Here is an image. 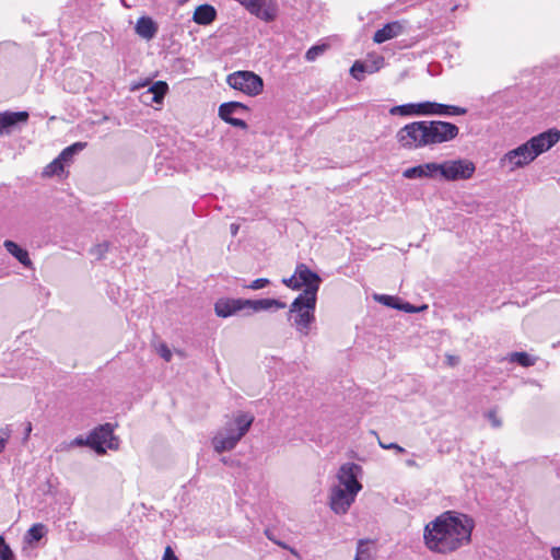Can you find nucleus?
Masks as SVG:
<instances>
[{
    "label": "nucleus",
    "mask_w": 560,
    "mask_h": 560,
    "mask_svg": "<svg viewBox=\"0 0 560 560\" xmlns=\"http://www.w3.org/2000/svg\"><path fill=\"white\" fill-rule=\"evenodd\" d=\"M109 250V244L107 242L97 244L90 249L92 256L100 260L105 257V254Z\"/></svg>",
    "instance_id": "30"
},
{
    "label": "nucleus",
    "mask_w": 560,
    "mask_h": 560,
    "mask_svg": "<svg viewBox=\"0 0 560 560\" xmlns=\"http://www.w3.org/2000/svg\"><path fill=\"white\" fill-rule=\"evenodd\" d=\"M249 108L241 102H226L219 106V117L233 127L246 129L247 124L244 119L233 117V115H243Z\"/></svg>",
    "instance_id": "10"
},
{
    "label": "nucleus",
    "mask_w": 560,
    "mask_h": 560,
    "mask_svg": "<svg viewBox=\"0 0 560 560\" xmlns=\"http://www.w3.org/2000/svg\"><path fill=\"white\" fill-rule=\"evenodd\" d=\"M326 49V46L325 45H316V46H312L305 54V58L307 61H314L319 55H322L324 52V50Z\"/></svg>",
    "instance_id": "34"
},
{
    "label": "nucleus",
    "mask_w": 560,
    "mask_h": 560,
    "mask_svg": "<svg viewBox=\"0 0 560 560\" xmlns=\"http://www.w3.org/2000/svg\"><path fill=\"white\" fill-rule=\"evenodd\" d=\"M557 475L560 477V466L557 468Z\"/></svg>",
    "instance_id": "53"
},
{
    "label": "nucleus",
    "mask_w": 560,
    "mask_h": 560,
    "mask_svg": "<svg viewBox=\"0 0 560 560\" xmlns=\"http://www.w3.org/2000/svg\"><path fill=\"white\" fill-rule=\"evenodd\" d=\"M12 434V428L10 424H5L3 427L0 428V439L3 440V442H8V440L10 439Z\"/></svg>",
    "instance_id": "39"
},
{
    "label": "nucleus",
    "mask_w": 560,
    "mask_h": 560,
    "mask_svg": "<svg viewBox=\"0 0 560 560\" xmlns=\"http://www.w3.org/2000/svg\"><path fill=\"white\" fill-rule=\"evenodd\" d=\"M66 163L60 160V158H56L50 164L47 165L45 170V174L47 175H58L63 172Z\"/></svg>",
    "instance_id": "29"
},
{
    "label": "nucleus",
    "mask_w": 560,
    "mask_h": 560,
    "mask_svg": "<svg viewBox=\"0 0 560 560\" xmlns=\"http://www.w3.org/2000/svg\"><path fill=\"white\" fill-rule=\"evenodd\" d=\"M431 115L438 116H460L467 113L464 107L431 102Z\"/></svg>",
    "instance_id": "23"
},
{
    "label": "nucleus",
    "mask_w": 560,
    "mask_h": 560,
    "mask_svg": "<svg viewBox=\"0 0 560 560\" xmlns=\"http://www.w3.org/2000/svg\"><path fill=\"white\" fill-rule=\"evenodd\" d=\"M125 8H131V4L127 3L126 0H120Z\"/></svg>",
    "instance_id": "52"
},
{
    "label": "nucleus",
    "mask_w": 560,
    "mask_h": 560,
    "mask_svg": "<svg viewBox=\"0 0 560 560\" xmlns=\"http://www.w3.org/2000/svg\"><path fill=\"white\" fill-rule=\"evenodd\" d=\"M431 102L408 103L394 106L389 109L390 115L399 116H430Z\"/></svg>",
    "instance_id": "15"
},
{
    "label": "nucleus",
    "mask_w": 560,
    "mask_h": 560,
    "mask_svg": "<svg viewBox=\"0 0 560 560\" xmlns=\"http://www.w3.org/2000/svg\"><path fill=\"white\" fill-rule=\"evenodd\" d=\"M270 283V281L267 278H259L254 281H252L249 284H245L244 288L250 289V290H260L267 287Z\"/></svg>",
    "instance_id": "36"
},
{
    "label": "nucleus",
    "mask_w": 560,
    "mask_h": 560,
    "mask_svg": "<svg viewBox=\"0 0 560 560\" xmlns=\"http://www.w3.org/2000/svg\"><path fill=\"white\" fill-rule=\"evenodd\" d=\"M282 283L292 290H300V284L298 283V277L295 272L289 278H283Z\"/></svg>",
    "instance_id": "38"
},
{
    "label": "nucleus",
    "mask_w": 560,
    "mask_h": 560,
    "mask_svg": "<svg viewBox=\"0 0 560 560\" xmlns=\"http://www.w3.org/2000/svg\"><path fill=\"white\" fill-rule=\"evenodd\" d=\"M560 140V130L557 128L548 129L535 137H532L527 143L532 149L534 156H538L541 153L550 150Z\"/></svg>",
    "instance_id": "11"
},
{
    "label": "nucleus",
    "mask_w": 560,
    "mask_h": 560,
    "mask_svg": "<svg viewBox=\"0 0 560 560\" xmlns=\"http://www.w3.org/2000/svg\"><path fill=\"white\" fill-rule=\"evenodd\" d=\"M552 560H560V546L550 549Z\"/></svg>",
    "instance_id": "45"
},
{
    "label": "nucleus",
    "mask_w": 560,
    "mask_h": 560,
    "mask_svg": "<svg viewBox=\"0 0 560 560\" xmlns=\"http://www.w3.org/2000/svg\"><path fill=\"white\" fill-rule=\"evenodd\" d=\"M375 299L380 303H382L386 306H389L392 308L398 310V307H399L398 305H399L400 299H398L396 296L382 294V295H376Z\"/></svg>",
    "instance_id": "31"
},
{
    "label": "nucleus",
    "mask_w": 560,
    "mask_h": 560,
    "mask_svg": "<svg viewBox=\"0 0 560 560\" xmlns=\"http://www.w3.org/2000/svg\"><path fill=\"white\" fill-rule=\"evenodd\" d=\"M159 353L160 355L165 360V361H171L172 359V352L171 350L167 348L166 345H161L160 348H159Z\"/></svg>",
    "instance_id": "42"
},
{
    "label": "nucleus",
    "mask_w": 560,
    "mask_h": 560,
    "mask_svg": "<svg viewBox=\"0 0 560 560\" xmlns=\"http://www.w3.org/2000/svg\"><path fill=\"white\" fill-rule=\"evenodd\" d=\"M86 147L85 142H74L73 144L65 148L58 155L66 164L70 163L75 154L81 152Z\"/></svg>",
    "instance_id": "26"
},
{
    "label": "nucleus",
    "mask_w": 560,
    "mask_h": 560,
    "mask_svg": "<svg viewBox=\"0 0 560 560\" xmlns=\"http://www.w3.org/2000/svg\"><path fill=\"white\" fill-rule=\"evenodd\" d=\"M135 30L140 37L150 40L155 37L159 27L150 16H141L138 19Z\"/></svg>",
    "instance_id": "20"
},
{
    "label": "nucleus",
    "mask_w": 560,
    "mask_h": 560,
    "mask_svg": "<svg viewBox=\"0 0 560 560\" xmlns=\"http://www.w3.org/2000/svg\"><path fill=\"white\" fill-rule=\"evenodd\" d=\"M506 359L509 362L517 363L523 368H529L536 363V358L526 352H512L508 354Z\"/></svg>",
    "instance_id": "25"
},
{
    "label": "nucleus",
    "mask_w": 560,
    "mask_h": 560,
    "mask_svg": "<svg viewBox=\"0 0 560 560\" xmlns=\"http://www.w3.org/2000/svg\"><path fill=\"white\" fill-rule=\"evenodd\" d=\"M295 273L300 289L304 287L303 292L311 293L314 298H317V292L322 283V278L318 273L312 271L305 264H299L295 268Z\"/></svg>",
    "instance_id": "13"
},
{
    "label": "nucleus",
    "mask_w": 560,
    "mask_h": 560,
    "mask_svg": "<svg viewBox=\"0 0 560 560\" xmlns=\"http://www.w3.org/2000/svg\"><path fill=\"white\" fill-rule=\"evenodd\" d=\"M0 560H15L14 553L3 536H0Z\"/></svg>",
    "instance_id": "32"
},
{
    "label": "nucleus",
    "mask_w": 560,
    "mask_h": 560,
    "mask_svg": "<svg viewBox=\"0 0 560 560\" xmlns=\"http://www.w3.org/2000/svg\"><path fill=\"white\" fill-rule=\"evenodd\" d=\"M475 171V164L465 159L450 160L440 164V175L447 182L469 179Z\"/></svg>",
    "instance_id": "6"
},
{
    "label": "nucleus",
    "mask_w": 560,
    "mask_h": 560,
    "mask_svg": "<svg viewBox=\"0 0 560 560\" xmlns=\"http://www.w3.org/2000/svg\"><path fill=\"white\" fill-rule=\"evenodd\" d=\"M436 174H440V163L429 162L405 170L402 176L408 179L433 178Z\"/></svg>",
    "instance_id": "17"
},
{
    "label": "nucleus",
    "mask_w": 560,
    "mask_h": 560,
    "mask_svg": "<svg viewBox=\"0 0 560 560\" xmlns=\"http://www.w3.org/2000/svg\"><path fill=\"white\" fill-rule=\"evenodd\" d=\"M354 560H373L370 544L364 540L358 542L357 555Z\"/></svg>",
    "instance_id": "28"
},
{
    "label": "nucleus",
    "mask_w": 560,
    "mask_h": 560,
    "mask_svg": "<svg viewBox=\"0 0 560 560\" xmlns=\"http://www.w3.org/2000/svg\"><path fill=\"white\" fill-rule=\"evenodd\" d=\"M459 5H460V4H459V3H456V0H454V1H451V2L448 3V9H450L451 11H455Z\"/></svg>",
    "instance_id": "48"
},
{
    "label": "nucleus",
    "mask_w": 560,
    "mask_h": 560,
    "mask_svg": "<svg viewBox=\"0 0 560 560\" xmlns=\"http://www.w3.org/2000/svg\"><path fill=\"white\" fill-rule=\"evenodd\" d=\"M350 73L351 75L358 80V81H362L364 79V74H365V69H364V61H360V60H357L351 69H350Z\"/></svg>",
    "instance_id": "33"
},
{
    "label": "nucleus",
    "mask_w": 560,
    "mask_h": 560,
    "mask_svg": "<svg viewBox=\"0 0 560 560\" xmlns=\"http://www.w3.org/2000/svg\"><path fill=\"white\" fill-rule=\"evenodd\" d=\"M536 156L528 147L527 141L517 148L510 150L500 159V165L506 167L510 172L524 167L532 163Z\"/></svg>",
    "instance_id": "9"
},
{
    "label": "nucleus",
    "mask_w": 560,
    "mask_h": 560,
    "mask_svg": "<svg viewBox=\"0 0 560 560\" xmlns=\"http://www.w3.org/2000/svg\"><path fill=\"white\" fill-rule=\"evenodd\" d=\"M91 448L97 454H105L106 450L118 447V441L114 436V428L110 423L95 428L90 434Z\"/></svg>",
    "instance_id": "7"
},
{
    "label": "nucleus",
    "mask_w": 560,
    "mask_h": 560,
    "mask_svg": "<svg viewBox=\"0 0 560 560\" xmlns=\"http://www.w3.org/2000/svg\"><path fill=\"white\" fill-rule=\"evenodd\" d=\"M237 229H238V228H237L235 224H232V225H231L232 234H234V235H235V234L237 233Z\"/></svg>",
    "instance_id": "51"
},
{
    "label": "nucleus",
    "mask_w": 560,
    "mask_h": 560,
    "mask_svg": "<svg viewBox=\"0 0 560 560\" xmlns=\"http://www.w3.org/2000/svg\"><path fill=\"white\" fill-rule=\"evenodd\" d=\"M7 443L3 442L2 439H0V454L4 451Z\"/></svg>",
    "instance_id": "50"
},
{
    "label": "nucleus",
    "mask_w": 560,
    "mask_h": 560,
    "mask_svg": "<svg viewBox=\"0 0 560 560\" xmlns=\"http://www.w3.org/2000/svg\"><path fill=\"white\" fill-rule=\"evenodd\" d=\"M71 445H75V446H89L91 447V442H90V435H88V438H82V436H78L75 438L72 442H71Z\"/></svg>",
    "instance_id": "40"
},
{
    "label": "nucleus",
    "mask_w": 560,
    "mask_h": 560,
    "mask_svg": "<svg viewBox=\"0 0 560 560\" xmlns=\"http://www.w3.org/2000/svg\"><path fill=\"white\" fill-rule=\"evenodd\" d=\"M474 528L469 515L445 511L424 526L423 542L434 553L448 555L470 544Z\"/></svg>",
    "instance_id": "1"
},
{
    "label": "nucleus",
    "mask_w": 560,
    "mask_h": 560,
    "mask_svg": "<svg viewBox=\"0 0 560 560\" xmlns=\"http://www.w3.org/2000/svg\"><path fill=\"white\" fill-rule=\"evenodd\" d=\"M32 432V423L27 422L25 427V435H24V442L27 441L30 434Z\"/></svg>",
    "instance_id": "46"
},
{
    "label": "nucleus",
    "mask_w": 560,
    "mask_h": 560,
    "mask_svg": "<svg viewBox=\"0 0 560 560\" xmlns=\"http://www.w3.org/2000/svg\"><path fill=\"white\" fill-rule=\"evenodd\" d=\"M487 418L490 420L492 427L499 428L501 425V420L497 417L494 411H489Z\"/></svg>",
    "instance_id": "43"
},
{
    "label": "nucleus",
    "mask_w": 560,
    "mask_h": 560,
    "mask_svg": "<svg viewBox=\"0 0 560 560\" xmlns=\"http://www.w3.org/2000/svg\"><path fill=\"white\" fill-rule=\"evenodd\" d=\"M45 535V526L40 523H36L31 526V528L27 530L25 535V539L27 542L38 541L40 540Z\"/></svg>",
    "instance_id": "27"
},
{
    "label": "nucleus",
    "mask_w": 560,
    "mask_h": 560,
    "mask_svg": "<svg viewBox=\"0 0 560 560\" xmlns=\"http://www.w3.org/2000/svg\"><path fill=\"white\" fill-rule=\"evenodd\" d=\"M168 91V85L164 81H158L149 88L145 95L150 96L151 102L161 104L164 100L165 94Z\"/></svg>",
    "instance_id": "24"
},
{
    "label": "nucleus",
    "mask_w": 560,
    "mask_h": 560,
    "mask_svg": "<svg viewBox=\"0 0 560 560\" xmlns=\"http://www.w3.org/2000/svg\"><path fill=\"white\" fill-rule=\"evenodd\" d=\"M254 421L248 413L237 415L233 421L226 423L224 429L212 440L213 448L218 453L233 450L237 442L246 434Z\"/></svg>",
    "instance_id": "4"
},
{
    "label": "nucleus",
    "mask_w": 560,
    "mask_h": 560,
    "mask_svg": "<svg viewBox=\"0 0 560 560\" xmlns=\"http://www.w3.org/2000/svg\"><path fill=\"white\" fill-rule=\"evenodd\" d=\"M406 465H407L408 467H418V465H417V463H416V460H415V459H407V460H406Z\"/></svg>",
    "instance_id": "49"
},
{
    "label": "nucleus",
    "mask_w": 560,
    "mask_h": 560,
    "mask_svg": "<svg viewBox=\"0 0 560 560\" xmlns=\"http://www.w3.org/2000/svg\"><path fill=\"white\" fill-rule=\"evenodd\" d=\"M4 248L24 267H31L32 260L30 259L28 252L18 245L15 242L7 240L3 243Z\"/></svg>",
    "instance_id": "22"
},
{
    "label": "nucleus",
    "mask_w": 560,
    "mask_h": 560,
    "mask_svg": "<svg viewBox=\"0 0 560 560\" xmlns=\"http://www.w3.org/2000/svg\"><path fill=\"white\" fill-rule=\"evenodd\" d=\"M162 560H178V558L176 557V555L173 551V549L170 546H167L165 548V551H164Z\"/></svg>",
    "instance_id": "44"
},
{
    "label": "nucleus",
    "mask_w": 560,
    "mask_h": 560,
    "mask_svg": "<svg viewBox=\"0 0 560 560\" xmlns=\"http://www.w3.org/2000/svg\"><path fill=\"white\" fill-rule=\"evenodd\" d=\"M317 298L307 292L300 293L291 303L288 319L300 336L306 337L311 334L315 324V308Z\"/></svg>",
    "instance_id": "3"
},
{
    "label": "nucleus",
    "mask_w": 560,
    "mask_h": 560,
    "mask_svg": "<svg viewBox=\"0 0 560 560\" xmlns=\"http://www.w3.org/2000/svg\"><path fill=\"white\" fill-rule=\"evenodd\" d=\"M383 63L384 59L382 57H380L376 61L373 62L364 61L365 73L376 72L377 70H380Z\"/></svg>",
    "instance_id": "35"
},
{
    "label": "nucleus",
    "mask_w": 560,
    "mask_h": 560,
    "mask_svg": "<svg viewBox=\"0 0 560 560\" xmlns=\"http://www.w3.org/2000/svg\"><path fill=\"white\" fill-rule=\"evenodd\" d=\"M357 495L358 493L348 492L335 485L330 488L329 506L336 514H346L355 501Z\"/></svg>",
    "instance_id": "12"
},
{
    "label": "nucleus",
    "mask_w": 560,
    "mask_h": 560,
    "mask_svg": "<svg viewBox=\"0 0 560 560\" xmlns=\"http://www.w3.org/2000/svg\"><path fill=\"white\" fill-rule=\"evenodd\" d=\"M361 474L362 467L360 465L355 463H345L338 469V483L336 486L341 487L348 492L359 493L362 490V485L359 481Z\"/></svg>",
    "instance_id": "8"
},
{
    "label": "nucleus",
    "mask_w": 560,
    "mask_h": 560,
    "mask_svg": "<svg viewBox=\"0 0 560 560\" xmlns=\"http://www.w3.org/2000/svg\"><path fill=\"white\" fill-rule=\"evenodd\" d=\"M248 312L246 314L260 312V311H269V310H282L285 307V303L281 302L277 299H259V300H249L248 299Z\"/></svg>",
    "instance_id": "19"
},
{
    "label": "nucleus",
    "mask_w": 560,
    "mask_h": 560,
    "mask_svg": "<svg viewBox=\"0 0 560 560\" xmlns=\"http://www.w3.org/2000/svg\"><path fill=\"white\" fill-rule=\"evenodd\" d=\"M447 360H448V363H450L451 365H455V364H457V363H458V361H459V359H458L457 357H453V355H448V357H447Z\"/></svg>",
    "instance_id": "47"
},
{
    "label": "nucleus",
    "mask_w": 560,
    "mask_h": 560,
    "mask_svg": "<svg viewBox=\"0 0 560 560\" xmlns=\"http://www.w3.org/2000/svg\"><path fill=\"white\" fill-rule=\"evenodd\" d=\"M27 119V112H5L0 114V135L9 132L11 127L20 122H26Z\"/></svg>",
    "instance_id": "18"
},
{
    "label": "nucleus",
    "mask_w": 560,
    "mask_h": 560,
    "mask_svg": "<svg viewBox=\"0 0 560 560\" xmlns=\"http://www.w3.org/2000/svg\"><path fill=\"white\" fill-rule=\"evenodd\" d=\"M226 84L248 96H257L264 90V80L253 71L238 70L226 77Z\"/></svg>",
    "instance_id": "5"
},
{
    "label": "nucleus",
    "mask_w": 560,
    "mask_h": 560,
    "mask_svg": "<svg viewBox=\"0 0 560 560\" xmlns=\"http://www.w3.org/2000/svg\"><path fill=\"white\" fill-rule=\"evenodd\" d=\"M398 306H399L398 307L399 311H404L406 313H417V312H420L421 310L427 308L425 305H423L421 307H417V306H415V305H412V304H410L408 302H402L401 300H400Z\"/></svg>",
    "instance_id": "37"
},
{
    "label": "nucleus",
    "mask_w": 560,
    "mask_h": 560,
    "mask_svg": "<svg viewBox=\"0 0 560 560\" xmlns=\"http://www.w3.org/2000/svg\"><path fill=\"white\" fill-rule=\"evenodd\" d=\"M458 132V127L448 121L419 120L400 128L396 139L402 148L415 150L451 141Z\"/></svg>",
    "instance_id": "2"
},
{
    "label": "nucleus",
    "mask_w": 560,
    "mask_h": 560,
    "mask_svg": "<svg viewBox=\"0 0 560 560\" xmlns=\"http://www.w3.org/2000/svg\"><path fill=\"white\" fill-rule=\"evenodd\" d=\"M217 18V10L210 4H201L196 8L192 21L199 25H209Z\"/></svg>",
    "instance_id": "21"
},
{
    "label": "nucleus",
    "mask_w": 560,
    "mask_h": 560,
    "mask_svg": "<svg viewBox=\"0 0 560 560\" xmlns=\"http://www.w3.org/2000/svg\"><path fill=\"white\" fill-rule=\"evenodd\" d=\"M405 31L406 26L404 22L393 21L385 24L382 28L377 30L373 36V40L376 44H382L402 35Z\"/></svg>",
    "instance_id": "16"
},
{
    "label": "nucleus",
    "mask_w": 560,
    "mask_h": 560,
    "mask_svg": "<svg viewBox=\"0 0 560 560\" xmlns=\"http://www.w3.org/2000/svg\"><path fill=\"white\" fill-rule=\"evenodd\" d=\"M380 446L384 450H394L396 451L397 453H404L405 452V448L401 447L400 445L396 444V443H383L380 441Z\"/></svg>",
    "instance_id": "41"
},
{
    "label": "nucleus",
    "mask_w": 560,
    "mask_h": 560,
    "mask_svg": "<svg viewBox=\"0 0 560 560\" xmlns=\"http://www.w3.org/2000/svg\"><path fill=\"white\" fill-rule=\"evenodd\" d=\"M248 299L221 298L214 303L215 315L228 318L243 311H248Z\"/></svg>",
    "instance_id": "14"
}]
</instances>
